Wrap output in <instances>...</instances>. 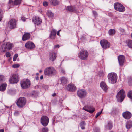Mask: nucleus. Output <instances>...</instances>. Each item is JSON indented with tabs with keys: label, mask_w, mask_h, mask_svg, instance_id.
Returning a JSON list of instances; mask_svg holds the SVG:
<instances>
[{
	"label": "nucleus",
	"mask_w": 132,
	"mask_h": 132,
	"mask_svg": "<svg viewBox=\"0 0 132 132\" xmlns=\"http://www.w3.org/2000/svg\"><path fill=\"white\" fill-rule=\"evenodd\" d=\"M59 45H57L54 47V48H59Z\"/></svg>",
	"instance_id": "50"
},
{
	"label": "nucleus",
	"mask_w": 132,
	"mask_h": 132,
	"mask_svg": "<svg viewBox=\"0 0 132 132\" xmlns=\"http://www.w3.org/2000/svg\"><path fill=\"white\" fill-rule=\"evenodd\" d=\"M19 80V78L18 75L14 74L11 76L9 81L11 83L14 84L18 82Z\"/></svg>",
	"instance_id": "9"
},
{
	"label": "nucleus",
	"mask_w": 132,
	"mask_h": 132,
	"mask_svg": "<svg viewBox=\"0 0 132 132\" xmlns=\"http://www.w3.org/2000/svg\"><path fill=\"white\" fill-rule=\"evenodd\" d=\"M7 49L5 46V43H4L2 46L1 48V50L2 52H4L6 51Z\"/></svg>",
	"instance_id": "30"
},
{
	"label": "nucleus",
	"mask_w": 132,
	"mask_h": 132,
	"mask_svg": "<svg viewBox=\"0 0 132 132\" xmlns=\"http://www.w3.org/2000/svg\"><path fill=\"white\" fill-rule=\"evenodd\" d=\"M99 75L100 76H102L103 75V73L102 72H100L99 73Z\"/></svg>",
	"instance_id": "48"
},
{
	"label": "nucleus",
	"mask_w": 132,
	"mask_h": 132,
	"mask_svg": "<svg viewBox=\"0 0 132 132\" xmlns=\"http://www.w3.org/2000/svg\"><path fill=\"white\" fill-rule=\"evenodd\" d=\"M93 13L94 16H96L97 15V13L95 11H93Z\"/></svg>",
	"instance_id": "46"
},
{
	"label": "nucleus",
	"mask_w": 132,
	"mask_h": 132,
	"mask_svg": "<svg viewBox=\"0 0 132 132\" xmlns=\"http://www.w3.org/2000/svg\"><path fill=\"white\" fill-rule=\"evenodd\" d=\"M40 78L41 79H42L43 78V76L42 75L40 77Z\"/></svg>",
	"instance_id": "56"
},
{
	"label": "nucleus",
	"mask_w": 132,
	"mask_h": 132,
	"mask_svg": "<svg viewBox=\"0 0 132 132\" xmlns=\"http://www.w3.org/2000/svg\"><path fill=\"white\" fill-rule=\"evenodd\" d=\"M20 65L18 64H15L13 65H12V67L14 68H17L19 67L20 66Z\"/></svg>",
	"instance_id": "41"
},
{
	"label": "nucleus",
	"mask_w": 132,
	"mask_h": 132,
	"mask_svg": "<svg viewBox=\"0 0 132 132\" xmlns=\"http://www.w3.org/2000/svg\"><path fill=\"white\" fill-rule=\"evenodd\" d=\"M50 2L51 5L54 6L57 5L59 4V1L57 0H50Z\"/></svg>",
	"instance_id": "24"
},
{
	"label": "nucleus",
	"mask_w": 132,
	"mask_h": 132,
	"mask_svg": "<svg viewBox=\"0 0 132 132\" xmlns=\"http://www.w3.org/2000/svg\"><path fill=\"white\" fill-rule=\"evenodd\" d=\"M21 85L22 88L26 89L29 87L30 85V80L28 79H23L21 81Z\"/></svg>",
	"instance_id": "6"
},
{
	"label": "nucleus",
	"mask_w": 132,
	"mask_h": 132,
	"mask_svg": "<svg viewBox=\"0 0 132 132\" xmlns=\"http://www.w3.org/2000/svg\"><path fill=\"white\" fill-rule=\"evenodd\" d=\"M56 57V54L53 52L51 51L49 55V59L52 61H54Z\"/></svg>",
	"instance_id": "19"
},
{
	"label": "nucleus",
	"mask_w": 132,
	"mask_h": 132,
	"mask_svg": "<svg viewBox=\"0 0 132 132\" xmlns=\"http://www.w3.org/2000/svg\"><path fill=\"white\" fill-rule=\"evenodd\" d=\"M66 10L70 12H73L75 10V8L72 6H68L66 8Z\"/></svg>",
	"instance_id": "29"
},
{
	"label": "nucleus",
	"mask_w": 132,
	"mask_h": 132,
	"mask_svg": "<svg viewBox=\"0 0 132 132\" xmlns=\"http://www.w3.org/2000/svg\"><path fill=\"white\" fill-rule=\"evenodd\" d=\"M56 95V94L55 93H54L53 94H52V96H54Z\"/></svg>",
	"instance_id": "54"
},
{
	"label": "nucleus",
	"mask_w": 132,
	"mask_h": 132,
	"mask_svg": "<svg viewBox=\"0 0 132 132\" xmlns=\"http://www.w3.org/2000/svg\"><path fill=\"white\" fill-rule=\"evenodd\" d=\"M56 73V70L52 67H47L45 69L44 71V74L48 75H52Z\"/></svg>",
	"instance_id": "5"
},
{
	"label": "nucleus",
	"mask_w": 132,
	"mask_h": 132,
	"mask_svg": "<svg viewBox=\"0 0 132 132\" xmlns=\"http://www.w3.org/2000/svg\"><path fill=\"white\" fill-rule=\"evenodd\" d=\"M102 109L101 110V111L100 112H98V113H97L96 114V118H97V117L98 116H99L102 113Z\"/></svg>",
	"instance_id": "42"
},
{
	"label": "nucleus",
	"mask_w": 132,
	"mask_h": 132,
	"mask_svg": "<svg viewBox=\"0 0 132 132\" xmlns=\"http://www.w3.org/2000/svg\"><path fill=\"white\" fill-rule=\"evenodd\" d=\"M61 80L62 83L65 84L67 82V79L65 77H62L61 78Z\"/></svg>",
	"instance_id": "34"
},
{
	"label": "nucleus",
	"mask_w": 132,
	"mask_h": 132,
	"mask_svg": "<svg viewBox=\"0 0 132 132\" xmlns=\"http://www.w3.org/2000/svg\"><path fill=\"white\" fill-rule=\"evenodd\" d=\"M11 54L9 52H7L6 53V57H10Z\"/></svg>",
	"instance_id": "43"
},
{
	"label": "nucleus",
	"mask_w": 132,
	"mask_h": 132,
	"mask_svg": "<svg viewBox=\"0 0 132 132\" xmlns=\"http://www.w3.org/2000/svg\"><path fill=\"white\" fill-rule=\"evenodd\" d=\"M19 114V112L18 111H16L15 113L14 114L15 115H17Z\"/></svg>",
	"instance_id": "49"
},
{
	"label": "nucleus",
	"mask_w": 132,
	"mask_h": 132,
	"mask_svg": "<svg viewBox=\"0 0 132 132\" xmlns=\"http://www.w3.org/2000/svg\"><path fill=\"white\" fill-rule=\"evenodd\" d=\"M5 44L6 48L8 49H11L13 47V45L9 42H7L6 43H5Z\"/></svg>",
	"instance_id": "25"
},
{
	"label": "nucleus",
	"mask_w": 132,
	"mask_h": 132,
	"mask_svg": "<svg viewBox=\"0 0 132 132\" xmlns=\"http://www.w3.org/2000/svg\"><path fill=\"white\" fill-rule=\"evenodd\" d=\"M42 72V70H40V71H39V72Z\"/></svg>",
	"instance_id": "57"
},
{
	"label": "nucleus",
	"mask_w": 132,
	"mask_h": 132,
	"mask_svg": "<svg viewBox=\"0 0 132 132\" xmlns=\"http://www.w3.org/2000/svg\"><path fill=\"white\" fill-rule=\"evenodd\" d=\"M16 21L15 19H11L9 21V23L11 29H13L16 27Z\"/></svg>",
	"instance_id": "12"
},
{
	"label": "nucleus",
	"mask_w": 132,
	"mask_h": 132,
	"mask_svg": "<svg viewBox=\"0 0 132 132\" xmlns=\"http://www.w3.org/2000/svg\"><path fill=\"white\" fill-rule=\"evenodd\" d=\"M127 96L128 97L130 98L132 101V91H131L128 93Z\"/></svg>",
	"instance_id": "35"
},
{
	"label": "nucleus",
	"mask_w": 132,
	"mask_h": 132,
	"mask_svg": "<svg viewBox=\"0 0 132 132\" xmlns=\"http://www.w3.org/2000/svg\"><path fill=\"white\" fill-rule=\"evenodd\" d=\"M100 43L101 46L104 49L108 48L110 46L109 43L105 40H102L100 41Z\"/></svg>",
	"instance_id": "10"
},
{
	"label": "nucleus",
	"mask_w": 132,
	"mask_h": 132,
	"mask_svg": "<svg viewBox=\"0 0 132 132\" xmlns=\"http://www.w3.org/2000/svg\"><path fill=\"white\" fill-rule=\"evenodd\" d=\"M115 31L114 29H110L108 31L109 34L110 35H112L114 34L115 33Z\"/></svg>",
	"instance_id": "32"
},
{
	"label": "nucleus",
	"mask_w": 132,
	"mask_h": 132,
	"mask_svg": "<svg viewBox=\"0 0 132 132\" xmlns=\"http://www.w3.org/2000/svg\"><path fill=\"white\" fill-rule=\"evenodd\" d=\"M108 78L109 82L111 84H114L117 80V74L114 73H111L108 75Z\"/></svg>",
	"instance_id": "1"
},
{
	"label": "nucleus",
	"mask_w": 132,
	"mask_h": 132,
	"mask_svg": "<svg viewBox=\"0 0 132 132\" xmlns=\"http://www.w3.org/2000/svg\"><path fill=\"white\" fill-rule=\"evenodd\" d=\"M7 85L6 84H2L0 86V90L2 91H4L6 89Z\"/></svg>",
	"instance_id": "27"
},
{
	"label": "nucleus",
	"mask_w": 132,
	"mask_h": 132,
	"mask_svg": "<svg viewBox=\"0 0 132 132\" xmlns=\"http://www.w3.org/2000/svg\"><path fill=\"white\" fill-rule=\"evenodd\" d=\"M3 17V12L2 10L0 9V21L1 20V18Z\"/></svg>",
	"instance_id": "39"
},
{
	"label": "nucleus",
	"mask_w": 132,
	"mask_h": 132,
	"mask_svg": "<svg viewBox=\"0 0 132 132\" xmlns=\"http://www.w3.org/2000/svg\"><path fill=\"white\" fill-rule=\"evenodd\" d=\"M61 72L63 74H65V72L63 68H61Z\"/></svg>",
	"instance_id": "45"
},
{
	"label": "nucleus",
	"mask_w": 132,
	"mask_h": 132,
	"mask_svg": "<svg viewBox=\"0 0 132 132\" xmlns=\"http://www.w3.org/2000/svg\"><path fill=\"white\" fill-rule=\"evenodd\" d=\"M18 56V55L17 54H15L14 56L13 59V61H15L16 59L17 58Z\"/></svg>",
	"instance_id": "40"
},
{
	"label": "nucleus",
	"mask_w": 132,
	"mask_h": 132,
	"mask_svg": "<svg viewBox=\"0 0 132 132\" xmlns=\"http://www.w3.org/2000/svg\"><path fill=\"white\" fill-rule=\"evenodd\" d=\"M36 75H39V73H36Z\"/></svg>",
	"instance_id": "58"
},
{
	"label": "nucleus",
	"mask_w": 132,
	"mask_h": 132,
	"mask_svg": "<svg viewBox=\"0 0 132 132\" xmlns=\"http://www.w3.org/2000/svg\"><path fill=\"white\" fill-rule=\"evenodd\" d=\"M43 5L45 6H46L48 5V3L46 2H44L43 3Z\"/></svg>",
	"instance_id": "44"
},
{
	"label": "nucleus",
	"mask_w": 132,
	"mask_h": 132,
	"mask_svg": "<svg viewBox=\"0 0 132 132\" xmlns=\"http://www.w3.org/2000/svg\"><path fill=\"white\" fill-rule=\"evenodd\" d=\"M36 79L37 80H38L39 79V77L38 76H37L36 77Z\"/></svg>",
	"instance_id": "55"
},
{
	"label": "nucleus",
	"mask_w": 132,
	"mask_h": 132,
	"mask_svg": "<svg viewBox=\"0 0 132 132\" xmlns=\"http://www.w3.org/2000/svg\"><path fill=\"white\" fill-rule=\"evenodd\" d=\"M4 76L0 75V82L4 81Z\"/></svg>",
	"instance_id": "38"
},
{
	"label": "nucleus",
	"mask_w": 132,
	"mask_h": 132,
	"mask_svg": "<svg viewBox=\"0 0 132 132\" xmlns=\"http://www.w3.org/2000/svg\"><path fill=\"white\" fill-rule=\"evenodd\" d=\"M30 36V33H25L22 37V40L25 41L29 39Z\"/></svg>",
	"instance_id": "22"
},
{
	"label": "nucleus",
	"mask_w": 132,
	"mask_h": 132,
	"mask_svg": "<svg viewBox=\"0 0 132 132\" xmlns=\"http://www.w3.org/2000/svg\"><path fill=\"white\" fill-rule=\"evenodd\" d=\"M122 116L125 119H129L131 117L132 114L130 112L126 111L122 113Z\"/></svg>",
	"instance_id": "13"
},
{
	"label": "nucleus",
	"mask_w": 132,
	"mask_h": 132,
	"mask_svg": "<svg viewBox=\"0 0 132 132\" xmlns=\"http://www.w3.org/2000/svg\"><path fill=\"white\" fill-rule=\"evenodd\" d=\"M13 2H14L12 1L11 0H9V4H11V3H12L13 4V5H14Z\"/></svg>",
	"instance_id": "51"
},
{
	"label": "nucleus",
	"mask_w": 132,
	"mask_h": 132,
	"mask_svg": "<svg viewBox=\"0 0 132 132\" xmlns=\"http://www.w3.org/2000/svg\"><path fill=\"white\" fill-rule=\"evenodd\" d=\"M126 44L129 48H132V40L128 39L126 41Z\"/></svg>",
	"instance_id": "26"
},
{
	"label": "nucleus",
	"mask_w": 132,
	"mask_h": 132,
	"mask_svg": "<svg viewBox=\"0 0 132 132\" xmlns=\"http://www.w3.org/2000/svg\"><path fill=\"white\" fill-rule=\"evenodd\" d=\"M48 128L47 127L44 128L42 129V132H48Z\"/></svg>",
	"instance_id": "36"
},
{
	"label": "nucleus",
	"mask_w": 132,
	"mask_h": 132,
	"mask_svg": "<svg viewBox=\"0 0 132 132\" xmlns=\"http://www.w3.org/2000/svg\"><path fill=\"white\" fill-rule=\"evenodd\" d=\"M114 7L116 11L119 12H123L125 10V8L123 6L119 3H114Z\"/></svg>",
	"instance_id": "7"
},
{
	"label": "nucleus",
	"mask_w": 132,
	"mask_h": 132,
	"mask_svg": "<svg viewBox=\"0 0 132 132\" xmlns=\"http://www.w3.org/2000/svg\"><path fill=\"white\" fill-rule=\"evenodd\" d=\"M100 85L102 89L104 91L106 92L108 89V87L105 83L104 82H102L100 83Z\"/></svg>",
	"instance_id": "20"
},
{
	"label": "nucleus",
	"mask_w": 132,
	"mask_h": 132,
	"mask_svg": "<svg viewBox=\"0 0 132 132\" xmlns=\"http://www.w3.org/2000/svg\"><path fill=\"white\" fill-rule=\"evenodd\" d=\"M126 128L128 129H129L132 127V121L129 120L127 122L126 124Z\"/></svg>",
	"instance_id": "23"
},
{
	"label": "nucleus",
	"mask_w": 132,
	"mask_h": 132,
	"mask_svg": "<svg viewBox=\"0 0 132 132\" xmlns=\"http://www.w3.org/2000/svg\"><path fill=\"white\" fill-rule=\"evenodd\" d=\"M66 88L67 90L71 91H75L76 89L75 86L73 84L71 83L68 84Z\"/></svg>",
	"instance_id": "15"
},
{
	"label": "nucleus",
	"mask_w": 132,
	"mask_h": 132,
	"mask_svg": "<svg viewBox=\"0 0 132 132\" xmlns=\"http://www.w3.org/2000/svg\"><path fill=\"white\" fill-rule=\"evenodd\" d=\"M0 132H4V130L3 129H1L0 130Z\"/></svg>",
	"instance_id": "53"
},
{
	"label": "nucleus",
	"mask_w": 132,
	"mask_h": 132,
	"mask_svg": "<svg viewBox=\"0 0 132 132\" xmlns=\"http://www.w3.org/2000/svg\"><path fill=\"white\" fill-rule=\"evenodd\" d=\"M22 0H15L13 2L14 5H17L20 4L21 1Z\"/></svg>",
	"instance_id": "33"
},
{
	"label": "nucleus",
	"mask_w": 132,
	"mask_h": 132,
	"mask_svg": "<svg viewBox=\"0 0 132 132\" xmlns=\"http://www.w3.org/2000/svg\"><path fill=\"white\" fill-rule=\"evenodd\" d=\"M26 102V100L24 97H21L17 101V105L19 108H22L25 105Z\"/></svg>",
	"instance_id": "4"
},
{
	"label": "nucleus",
	"mask_w": 132,
	"mask_h": 132,
	"mask_svg": "<svg viewBox=\"0 0 132 132\" xmlns=\"http://www.w3.org/2000/svg\"><path fill=\"white\" fill-rule=\"evenodd\" d=\"M41 123L44 126H47L49 122V119L48 117L42 115L41 118Z\"/></svg>",
	"instance_id": "8"
},
{
	"label": "nucleus",
	"mask_w": 132,
	"mask_h": 132,
	"mask_svg": "<svg viewBox=\"0 0 132 132\" xmlns=\"http://www.w3.org/2000/svg\"><path fill=\"white\" fill-rule=\"evenodd\" d=\"M78 96L80 98L85 97L86 95V92L84 89L78 90L77 92Z\"/></svg>",
	"instance_id": "11"
},
{
	"label": "nucleus",
	"mask_w": 132,
	"mask_h": 132,
	"mask_svg": "<svg viewBox=\"0 0 132 132\" xmlns=\"http://www.w3.org/2000/svg\"><path fill=\"white\" fill-rule=\"evenodd\" d=\"M125 57L124 56L122 55H121L118 57V60L120 66H122L123 65L124 62Z\"/></svg>",
	"instance_id": "16"
},
{
	"label": "nucleus",
	"mask_w": 132,
	"mask_h": 132,
	"mask_svg": "<svg viewBox=\"0 0 132 132\" xmlns=\"http://www.w3.org/2000/svg\"><path fill=\"white\" fill-rule=\"evenodd\" d=\"M47 14L50 18H52L54 17V14L50 11H48L47 12Z\"/></svg>",
	"instance_id": "28"
},
{
	"label": "nucleus",
	"mask_w": 132,
	"mask_h": 132,
	"mask_svg": "<svg viewBox=\"0 0 132 132\" xmlns=\"http://www.w3.org/2000/svg\"><path fill=\"white\" fill-rule=\"evenodd\" d=\"M56 30L54 29H53L51 32L50 37L51 39H54L56 36Z\"/></svg>",
	"instance_id": "21"
},
{
	"label": "nucleus",
	"mask_w": 132,
	"mask_h": 132,
	"mask_svg": "<svg viewBox=\"0 0 132 132\" xmlns=\"http://www.w3.org/2000/svg\"><path fill=\"white\" fill-rule=\"evenodd\" d=\"M32 20L34 23L37 25H39L42 22L41 19L38 16H35Z\"/></svg>",
	"instance_id": "17"
},
{
	"label": "nucleus",
	"mask_w": 132,
	"mask_h": 132,
	"mask_svg": "<svg viewBox=\"0 0 132 132\" xmlns=\"http://www.w3.org/2000/svg\"><path fill=\"white\" fill-rule=\"evenodd\" d=\"M21 19L23 21H25V18L24 16H22L21 17Z\"/></svg>",
	"instance_id": "47"
},
{
	"label": "nucleus",
	"mask_w": 132,
	"mask_h": 132,
	"mask_svg": "<svg viewBox=\"0 0 132 132\" xmlns=\"http://www.w3.org/2000/svg\"><path fill=\"white\" fill-rule=\"evenodd\" d=\"M61 31V30H59L57 32V35H58V36H60V34H59V32H60V31Z\"/></svg>",
	"instance_id": "52"
},
{
	"label": "nucleus",
	"mask_w": 132,
	"mask_h": 132,
	"mask_svg": "<svg viewBox=\"0 0 132 132\" xmlns=\"http://www.w3.org/2000/svg\"><path fill=\"white\" fill-rule=\"evenodd\" d=\"M84 125L85 122L84 121H83L81 122L80 125V126L81 127V129H84L85 128L84 127Z\"/></svg>",
	"instance_id": "37"
},
{
	"label": "nucleus",
	"mask_w": 132,
	"mask_h": 132,
	"mask_svg": "<svg viewBox=\"0 0 132 132\" xmlns=\"http://www.w3.org/2000/svg\"><path fill=\"white\" fill-rule=\"evenodd\" d=\"M88 55L89 53L87 51L82 50L79 53L78 56L81 59L85 60L87 59Z\"/></svg>",
	"instance_id": "2"
},
{
	"label": "nucleus",
	"mask_w": 132,
	"mask_h": 132,
	"mask_svg": "<svg viewBox=\"0 0 132 132\" xmlns=\"http://www.w3.org/2000/svg\"><path fill=\"white\" fill-rule=\"evenodd\" d=\"M25 46L27 48L32 49L35 47V45L32 42L29 41L25 44Z\"/></svg>",
	"instance_id": "14"
},
{
	"label": "nucleus",
	"mask_w": 132,
	"mask_h": 132,
	"mask_svg": "<svg viewBox=\"0 0 132 132\" xmlns=\"http://www.w3.org/2000/svg\"><path fill=\"white\" fill-rule=\"evenodd\" d=\"M125 97V91L123 89L119 91L116 97L118 102H122Z\"/></svg>",
	"instance_id": "3"
},
{
	"label": "nucleus",
	"mask_w": 132,
	"mask_h": 132,
	"mask_svg": "<svg viewBox=\"0 0 132 132\" xmlns=\"http://www.w3.org/2000/svg\"><path fill=\"white\" fill-rule=\"evenodd\" d=\"M113 126L112 123L111 122H109L108 123L107 125L106 126V128L108 129H111Z\"/></svg>",
	"instance_id": "31"
},
{
	"label": "nucleus",
	"mask_w": 132,
	"mask_h": 132,
	"mask_svg": "<svg viewBox=\"0 0 132 132\" xmlns=\"http://www.w3.org/2000/svg\"><path fill=\"white\" fill-rule=\"evenodd\" d=\"M83 109L85 111L91 113H93L95 110V109L94 108L90 106L84 107Z\"/></svg>",
	"instance_id": "18"
}]
</instances>
